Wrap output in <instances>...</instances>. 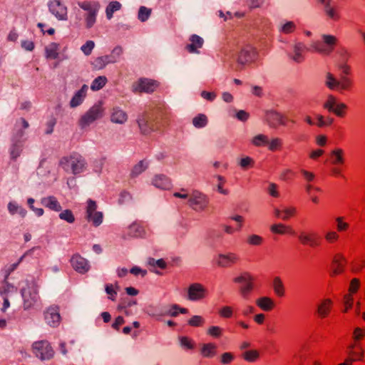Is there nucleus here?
Segmentation results:
<instances>
[{
  "label": "nucleus",
  "mask_w": 365,
  "mask_h": 365,
  "mask_svg": "<svg viewBox=\"0 0 365 365\" xmlns=\"http://www.w3.org/2000/svg\"><path fill=\"white\" fill-rule=\"evenodd\" d=\"M59 166L68 173L78 175L86 170L87 163L81 155L73 153L70 155L61 158L59 160Z\"/></svg>",
  "instance_id": "nucleus-1"
},
{
  "label": "nucleus",
  "mask_w": 365,
  "mask_h": 365,
  "mask_svg": "<svg viewBox=\"0 0 365 365\" xmlns=\"http://www.w3.org/2000/svg\"><path fill=\"white\" fill-rule=\"evenodd\" d=\"M21 294L24 301V309H29L34 307L39 299L36 282L34 279H26L21 289Z\"/></svg>",
  "instance_id": "nucleus-2"
},
{
  "label": "nucleus",
  "mask_w": 365,
  "mask_h": 365,
  "mask_svg": "<svg viewBox=\"0 0 365 365\" xmlns=\"http://www.w3.org/2000/svg\"><path fill=\"white\" fill-rule=\"evenodd\" d=\"M34 354L41 360H49L53 357L54 351L47 341H36L32 345Z\"/></svg>",
  "instance_id": "nucleus-3"
},
{
  "label": "nucleus",
  "mask_w": 365,
  "mask_h": 365,
  "mask_svg": "<svg viewBox=\"0 0 365 365\" xmlns=\"http://www.w3.org/2000/svg\"><path fill=\"white\" fill-rule=\"evenodd\" d=\"M257 55V51L251 45H246L240 51L237 58V66L236 70L240 71L245 66L252 61Z\"/></svg>",
  "instance_id": "nucleus-4"
},
{
  "label": "nucleus",
  "mask_w": 365,
  "mask_h": 365,
  "mask_svg": "<svg viewBox=\"0 0 365 365\" xmlns=\"http://www.w3.org/2000/svg\"><path fill=\"white\" fill-rule=\"evenodd\" d=\"M103 108L100 103L93 106L80 119L79 124L81 128L88 126L96 120L103 115Z\"/></svg>",
  "instance_id": "nucleus-5"
},
{
  "label": "nucleus",
  "mask_w": 365,
  "mask_h": 365,
  "mask_svg": "<svg viewBox=\"0 0 365 365\" xmlns=\"http://www.w3.org/2000/svg\"><path fill=\"white\" fill-rule=\"evenodd\" d=\"M208 202L207 196L197 190L193 191L188 199L189 205L195 210H204Z\"/></svg>",
  "instance_id": "nucleus-6"
},
{
  "label": "nucleus",
  "mask_w": 365,
  "mask_h": 365,
  "mask_svg": "<svg viewBox=\"0 0 365 365\" xmlns=\"http://www.w3.org/2000/svg\"><path fill=\"white\" fill-rule=\"evenodd\" d=\"M322 37L324 43H326L329 48H324L321 46L319 41H313L310 46L314 51L320 53L329 54L331 51L333 46L336 43V38L335 36L328 34H323Z\"/></svg>",
  "instance_id": "nucleus-7"
},
{
  "label": "nucleus",
  "mask_w": 365,
  "mask_h": 365,
  "mask_svg": "<svg viewBox=\"0 0 365 365\" xmlns=\"http://www.w3.org/2000/svg\"><path fill=\"white\" fill-rule=\"evenodd\" d=\"M177 309H180L178 304H161L155 307L149 314L153 317L170 316L175 317L178 315Z\"/></svg>",
  "instance_id": "nucleus-8"
},
{
  "label": "nucleus",
  "mask_w": 365,
  "mask_h": 365,
  "mask_svg": "<svg viewBox=\"0 0 365 365\" xmlns=\"http://www.w3.org/2000/svg\"><path fill=\"white\" fill-rule=\"evenodd\" d=\"M49 11L59 21L67 20V8L58 0L49 1Z\"/></svg>",
  "instance_id": "nucleus-9"
},
{
  "label": "nucleus",
  "mask_w": 365,
  "mask_h": 365,
  "mask_svg": "<svg viewBox=\"0 0 365 365\" xmlns=\"http://www.w3.org/2000/svg\"><path fill=\"white\" fill-rule=\"evenodd\" d=\"M157 87L156 82L147 78H141L132 86V91L134 93H152Z\"/></svg>",
  "instance_id": "nucleus-10"
},
{
  "label": "nucleus",
  "mask_w": 365,
  "mask_h": 365,
  "mask_svg": "<svg viewBox=\"0 0 365 365\" xmlns=\"http://www.w3.org/2000/svg\"><path fill=\"white\" fill-rule=\"evenodd\" d=\"M238 260V255L233 252L220 253L215 258V262L217 266L223 268L231 267L237 263Z\"/></svg>",
  "instance_id": "nucleus-11"
},
{
  "label": "nucleus",
  "mask_w": 365,
  "mask_h": 365,
  "mask_svg": "<svg viewBox=\"0 0 365 365\" xmlns=\"http://www.w3.org/2000/svg\"><path fill=\"white\" fill-rule=\"evenodd\" d=\"M46 323L52 327H57L60 324L61 316L57 307L51 306L44 312Z\"/></svg>",
  "instance_id": "nucleus-12"
},
{
  "label": "nucleus",
  "mask_w": 365,
  "mask_h": 365,
  "mask_svg": "<svg viewBox=\"0 0 365 365\" xmlns=\"http://www.w3.org/2000/svg\"><path fill=\"white\" fill-rule=\"evenodd\" d=\"M206 289L198 283L190 285L187 289V299L190 301H199L205 297Z\"/></svg>",
  "instance_id": "nucleus-13"
},
{
  "label": "nucleus",
  "mask_w": 365,
  "mask_h": 365,
  "mask_svg": "<svg viewBox=\"0 0 365 365\" xmlns=\"http://www.w3.org/2000/svg\"><path fill=\"white\" fill-rule=\"evenodd\" d=\"M252 279L251 276L248 273H245L234 279L235 282L242 284L240 291L244 297H246L252 289Z\"/></svg>",
  "instance_id": "nucleus-14"
},
{
  "label": "nucleus",
  "mask_w": 365,
  "mask_h": 365,
  "mask_svg": "<svg viewBox=\"0 0 365 365\" xmlns=\"http://www.w3.org/2000/svg\"><path fill=\"white\" fill-rule=\"evenodd\" d=\"M71 263L73 268L80 274H85L90 269L88 260L79 255H74L71 259Z\"/></svg>",
  "instance_id": "nucleus-15"
},
{
  "label": "nucleus",
  "mask_w": 365,
  "mask_h": 365,
  "mask_svg": "<svg viewBox=\"0 0 365 365\" xmlns=\"http://www.w3.org/2000/svg\"><path fill=\"white\" fill-rule=\"evenodd\" d=\"M29 124L26 119L21 118L18 119L14 125V132L12 137V141L23 142L21 139L25 135L24 130L28 128Z\"/></svg>",
  "instance_id": "nucleus-16"
},
{
  "label": "nucleus",
  "mask_w": 365,
  "mask_h": 365,
  "mask_svg": "<svg viewBox=\"0 0 365 365\" xmlns=\"http://www.w3.org/2000/svg\"><path fill=\"white\" fill-rule=\"evenodd\" d=\"M292 53L289 54V57L295 63H302L304 57L303 56V53L304 51L308 50L304 43L302 42H296L292 46Z\"/></svg>",
  "instance_id": "nucleus-17"
},
{
  "label": "nucleus",
  "mask_w": 365,
  "mask_h": 365,
  "mask_svg": "<svg viewBox=\"0 0 365 365\" xmlns=\"http://www.w3.org/2000/svg\"><path fill=\"white\" fill-rule=\"evenodd\" d=\"M298 238L303 245H308L311 247L319 245V237L315 232H302L299 235Z\"/></svg>",
  "instance_id": "nucleus-18"
},
{
  "label": "nucleus",
  "mask_w": 365,
  "mask_h": 365,
  "mask_svg": "<svg viewBox=\"0 0 365 365\" xmlns=\"http://www.w3.org/2000/svg\"><path fill=\"white\" fill-rule=\"evenodd\" d=\"M265 118L267 122L272 128H276L279 124L285 125L283 115L275 110H267Z\"/></svg>",
  "instance_id": "nucleus-19"
},
{
  "label": "nucleus",
  "mask_w": 365,
  "mask_h": 365,
  "mask_svg": "<svg viewBox=\"0 0 365 365\" xmlns=\"http://www.w3.org/2000/svg\"><path fill=\"white\" fill-rule=\"evenodd\" d=\"M323 5V10L325 14L333 20H337L339 18V13L336 6L331 4V0H317Z\"/></svg>",
  "instance_id": "nucleus-20"
},
{
  "label": "nucleus",
  "mask_w": 365,
  "mask_h": 365,
  "mask_svg": "<svg viewBox=\"0 0 365 365\" xmlns=\"http://www.w3.org/2000/svg\"><path fill=\"white\" fill-rule=\"evenodd\" d=\"M88 89V86L84 84L81 88V89H79L78 91L75 93L69 103L71 108H76L80 106L83 102L86 96Z\"/></svg>",
  "instance_id": "nucleus-21"
},
{
  "label": "nucleus",
  "mask_w": 365,
  "mask_h": 365,
  "mask_svg": "<svg viewBox=\"0 0 365 365\" xmlns=\"http://www.w3.org/2000/svg\"><path fill=\"white\" fill-rule=\"evenodd\" d=\"M152 184L162 190H167L171 187L170 179L163 174L156 175L152 180Z\"/></svg>",
  "instance_id": "nucleus-22"
},
{
  "label": "nucleus",
  "mask_w": 365,
  "mask_h": 365,
  "mask_svg": "<svg viewBox=\"0 0 365 365\" xmlns=\"http://www.w3.org/2000/svg\"><path fill=\"white\" fill-rule=\"evenodd\" d=\"M137 123L140 130V132L143 135H148L154 130L153 125L150 123H149L148 118L145 114H142L138 116L137 119Z\"/></svg>",
  "instance_id": "nucleus-23"
},
{
  "label": "nucleus",
  "mask_w": 365,
  "mask_h": 365,
  "mask_svg": "<svg viewBox=\"0 0 365 365\" xmlns=\"http://www.w3.org/2000/svg\"><path fill=\"white\" fill-rule=\"evenodd\" d=\"M114 63L109 55H105L96 58L91 65L93 70L99 71L103 69L107 65Z\"/></svg>",
  "instance_id": "nucleus-24"
},
{
  "label": "nucleus",
  "mask_w": 365,
  "mask_h": 365,
  "mask_svg": "<svg viewBox=\"0 0 365 365\" xmlns=\"http://www.w3.org/2000/svg\"><path fill=\"white\" fill-rule=\"evenodd\" d=\"M190 43L186 46L187 50L190 53H197V49L202 46L204 40L200 36L192 34L190 37Z\"/></svg>",
  "instance_id": "nucleus-25"
},
{
  "label": "nucleus",
  "mask_w": 365,
  "mask_h": 365,
  "mask_svg": "<svg viewBox=\"0 0 365 365\" xmlns=\"http://www.w3.org/2000/svg\"><path fill=\"white\" fill-rule=\"evenodd\" d=\"M41 203L44 207H48L50 210H54L56 212L61 210V206L54 196H48L41 198Z\"/></svg>",
  "instance_id": "nucleus-26"
},
{
  "label": "nucleus",
  "mask_w": 365,
  "mask_h": 365,
  "mask_svg": "<svg viewBox=\"0 0 365 365\" xmlns=\"http://www.w3.org/2000/svg\"><path fill=\"white\" fill-rule=\"evenodd\" d=\"M127 120V114L119 108H114L111 114V121L115 123L123 124Z\"/></svg>",
  "instance_id": "nucleus-27"
},
{
  "label": "nucleus",
  "mask_w": 365,
  "mask_h": 365,
  "mask_svg": "<svg viewBox=\"0 0 365 365\" xmlns=\"http://www.w3.org/2000/svg\"><path fill=\"white\" fill-rule=\"evenodd\" d=\"M98 11L99 9H93L91 12H86L83 15L86 29H89L94 26L96 22Z\"/></svg>",
  "instance_id": "nucleus-28"
},
{
  "label": "nucleus",
  "mask_w": 365,
  "mask_h": 365,
  "mask_svg": "<svg viewBox=\"0 0 365 365\" xmlns=\"http://www.w3.org/2000/svg\"><path fill=\"white\" fill-rule=\"evenodd\" d=\"M58 44L51 43L45 48V56L48 59H56L58 57Z\"/></svg>",
  "instance_id": "nucleus-29"
},
{
  "label": "nucleus",
  "mask_w": 365,
  "mask_h": 365,
  "mask_svg": "<svg viewBox=\"0 0 365 365\" xmlns=\"http://www.w3.org/2000/svg\"><path fill=\"white\" fill-rule=\"evenodd\" d=\"M148 167V163L145 160H140L135 165L130 172V178H134L144 172Z\"/></svg>",
  "instance_id": "nucleus-30"
},
{
  "label": "nucleus",
  "mask_w": 365,
  "mask_h": 365,
  "mask_svg": "<svg viewBox=\"0 0 365 365\" xmlns=\"http://www.w3.org/2000/svg\"><path fill=\"white\" fill-rule=\"evenodd\" d=\"M16 292L17 288L8 282L5 278L3 284L0 287V295L2 297H8L10 294L16 293Z\"/></svg>",
  "instance_id": "nucleus-31"
},
{
  "label": "nucleus",
  "mask_w": 365,
  "mask_h": 365,
  "mask_svg": "<svg viewBox=\"0 0 365 365\" xmlns=\"http://www.w3.org/2000/svg\"><path fill=\"white\" fill-rule=\"evenodd\" d=\"M128 234L134 237H143L145 235V230L141 225L133 223L128 227Z\"/></svg>",
  "instance_id": "nucleus-32"
},
{
  "label": "nucleus",
  "mask_w": 365,
  "mask_h": 365,
  "mask_svg": "<svg viewBox=\"0 0 365 365\" xmlns=\"http://www.w3.org/2000/svg\"><path fill=\"white\" fill-rule=\"evenodd\" d=\"M23 150V142L12 141L11 146L10 148V155L12 160H16L20 156Z\"/></svg>",
  "instance_id": "nucleus-33"
},
{
  "label": "nucleus",
  "mask_w": 365,
  "mask_h": 365,
  "mask_svg": "<svg viewBox=\"0 0 365 365\" xmlns=\"http://www.w3.org/2000/svg\"><path fill=\"white\" fill-rule=\"evenodd\" d=\"M258 307L264 311H269L274 307V302L269 297H263L258 299L256 302Z\"/></svg>",
  "instance_id": "nucleus-34"
},
{
  "label": "nucleus",
  "mask_w": 365,
  "mask_h": 365,
  "mask_svg": "<svg viewBox=\"0 0 365 365\" xmlns=\"http://www.w3.org/2000/svg\"><path fill=\"white\" fill-rule=\"evenodd\" d=\"M344 257L341 255L334 257L332 262V272L334 274H338L343 271L342 260Z\"/></svg>",
  "instance_id": "nucleus-35"
},
{
  "label": "nucleus",
  "mask_w": 365,
  "mask_h": 365,
  "mask_svg": "<svg viewBox=\"0 0 365 365\" xmlns=\"http://www.w3.org/2000/svg\"><path fill=\"white\" fill-rule=\"evenodd\" d=\"M270 230L272 232L279 235H284L285 233H293V230L290 227L286 226L282 223L274 224L270 227Z\"/></svg>",
  "instance_id": "nucleus-36"
},
{
  "label": "nucleus",
  "mask_w": 365,
  "mask_h": 365,
  "mask_svg": "<svg viewBox=\"0 0 365 365\" xmlns=\"http://www.w3.org/2000/svg\"><path fill=\"white\" fill-rule=\"evenodd\" d=\"M178 342L180 346L185 351L192 350L195 348L194 341L187 336H179Z\"/></svg>",
  "instance_id": "nucleus-37"
},
{
  "label": "nucleus",
  "mask_w": 365,
  "mask_h": 365,
  "mask_svg": "<svg viewBox=\"0 0 365 365\" xmlns=\"http://www.w3.org/2000/svg\"><path fill=\"white\" fill-rule=\"evenodd\" d=\"M325 85L331 90L338 89L339 85V80H337L333 74L327 73L326 74Z\"/></svg>",
  "instance_id": "nucleus-38"
},
{
  "label": "nucleus",
  "mask_w": 365,
  "mask_h": 365,
  "mask_svg": "<svg viewBox=\"0 0 365 365\" xmlns=\"http://www.w3.org/2000/svg\"><path fill=\"white\" fill-rule=\"evenodd\" d=\"M107 81L108 80L106 76H98L93 81L91 85V89L94 91H99L106 84Z\"/></svg>",
  "instance_id": "nucleus-39"
},
{
  "label": "nucleus",
  "mask_w": 365,
  "mask_h": 365,
  "mask_svg": "<svg viewBox=\"0 0 365 365\" xmlns=\"http://www.w3.org/2000/svg\"><path fill=\"white\" fill-rule=\"evenodd\" d=\"M121 4L118 1H111L107 6L106 9V17L108 19H110L113 17V13L120 10Z\"/></svg>",
  "instance_id": "nucleus-40"
},
{
  "label": "nucleus",
  "mask_w": 365,
  "mask_h": 365,
  "mask_svg": "<svg viewBox=\"0 0 365 365\" xmlns=\"http://www.w3.org/2000/svg\"><path fill=\"white\" fill-rule=\"evenodd\" d=\"M208 120L205 114H198L192 119V124L197 128H202L207 125Z\"/></svg>",
  "instance_id": "nucleus-41"
},
{
  "label": "nucleus",
  "mask_w": 365,
  "mask_h": 365,
  "mask_svg": "<svg viewBox=\"0 0 365 365\" xmlns=\"http://www.w3.org/2000/svg\"><path fill=\"white\" fill-rule=\"evenodd\" d=\"M273 289L277 295L282 297L284 294V288L281 279L275 277L273 280Z\"/></svg>",
  "instance_id": "nucleus-42"
},
{
  "label": "nucleus",
  "mask_w": 365,
  "mask_h": 365,
  "mask_svg": "<svg viewBox=\"0 0 365 365\" xmlns=\"http://www.w3.org/2000/svg\"><path fill=\"white\" fill-rule=\"evenodd\" d=\"M216 346L213 344H205L203 345L201 353L205 357H212L215 354Z\"/></svg>",
  "instance_id": "nucleus-43"
},
{
  "label": "nucleus",
  "mask_w": 365,
  "mask_h": 365,
  "mask_svg": "<svg viewBox=\"0 0 365 365\" xmlns=\"http://www.w3.org/2000/svg\"><path fill=\"white\" fill-rule=\"evenodd\" d=\"M237 163L241 168L247 170L254 166L255 160L249 156H244L238 160Z\"/></svg>",
  "instance_id": "nucleus-44"
},
{
  "label": "nucleus",
  "mask_w": 365,
  "mask_h": 365,
  "mask_svg": "<svg viewBox=\"0 0 365 365\" xmlns=\"http://www.w3.org/2000/svg\"><path fill=\"white\" fill-rule=\"evenodd\" d=\"M78 5L84 11L86 12H91L93 9H99L100 5L97 2H88V1H83V2H78Z\"/></svg>",
  "instance_id": "nucleus-45"
},
{
  "label": "nucleus",
  "mask_w": 365,
  "mask_h": 365,
  "mask_svg": "<svg viewBox=\"0 0 365 365\" xmlns=\"http://www.w3.org/2000/svg\"><path fill=\"white\" fill-rule=\"evenodd\" d=\"M150 14H151V9L142 6L139 9L138 17L140 21L145 22V21H147L148 19Z\"/></svg>",
  "instance_id": "nucleus-46"
},
{
  "label": "nucleus",
  "mask_w": 365,
  "mask_h": 365,
  "mask_svg": "<svg viewBox=\"0 0 365 365\" xmlns=\"http://www.w3.org/2000/svg\"><path fill=\"white\" fill-rule=\"evenodd\" d=\"M331 304V301L330 299H325L324 301H323L322 304H320L318 307V313L321 317H325L328 314L329 311V307L327 306V304Z\"/></svg>",
  "instance_id": "nucleus-47"
},
{
  "label": "nucleus",
  "mask_w": 365,
  "mask_h": 365,
  "mask_svg": "<svg viewBox=\"0 0 365 365\" xmlns=\"http://www.w3.org/2000/svg\"><path fill=\"white\" fill-rule=\"evenodd\" d=\"M252 143L255 146L264 145L268 143V138L267 135L263 134H259L252 138Z\"/></svg>",
  "instance_id": "nucleus-48"
},
{
  "label": "nucleus",
  "mask_w": 365,
  "mask_h": 365,
  "mask_svg": "<svg viewBox=\"0 0 365 365\" xmlns=\"http://www.w3.org/2000/svg\"><path fill=\"white\" fill-rule=\"evenodd\" d=\"M86 218L88 221L92 222L94 226L98 227L103 222V215L101 212H96L90 217Z\"/></svg>",
  "instance_id": "nucleus-49"
},
{
  "label": "nucleus",
  "mask_w": 365,
  "mask_h": 365,
  "mask_svg": "<svg viewBox=\"0 0 365 365\" xmlns=\"http://www.w3.org/2000/svg\"><path fill=\"white\" fill-rule=\"evenodd\" d=\"M59 217L68 223H73L75 221V217L71 210H65L61 212L59 214Z\"/></svg>",
  "instance_id": "nucleus-50"
},
{
  "label": "nucleus",
  "mask_w": 365,
  "mask_h": 365,
  "mask_svg": "<svg viewBox=\"0 0 365 365\" xmlns=\"http://www.w3.org/2000/svg\"><path fill=\"white\" fill-rule=\"evenodd\" d=\"M331 155L332 157V163L334 164L342 163L344 162L342 157L343 150L341 149L334 150Z\"/></svg>",
  "instance_id": "nucleus-51"
},
{
  "label": "nucleus",
  "mask_w": 365,
  "mask_h": 365,
  "mask_svg": "<svg viewBox=\"0 0 365 365\" xmlns=\"http://www.w3.org/2000/svg\"><path fill=\"white\" fill-rule=\"evenodd\" d=\"M242 356L247 361L253 362L259 357V352L257 350H249L244 352Z\"/></svg>",
  "instance_id": "nucleus-52"
},
{
  "label": "nucleus",
  "mask_w": 365,
  "mask_h": 365,
  "mask_svg": "<svg viewBox=\"0 0 365 365\" xmlns=\"http://www.w3.org/2000/svg\"><path fill=\"white\" fill-rule=\"evenodd\" d=\"M148 264L153 267H158L161 269H165L167 267V264L163 259H155L150 257L148 260Z\"/></svg>",
  "instance_id": "nucleus-53"
},
{
  "label": "nucleus",
  "mask_w": 365,
  "mask_h": 365,
  "mask_svg": "<svg viewBox=\"0 0 365 365\" xmlns=\"http://www.w3.org/2000/svg\"><path fill=\"white\" fill-rule=\"evenodd\" d=\"M96 209H97L96 202L91 199L88 200L87 208H86V217H90L91 216V215H93V213L97 212Z\"/></svg>",
  "instance_id": "nucleus-54"
},
{
  "label": "nucleus",
  "mask_w": 365,
  "mask_h": 365,
  "mask_svg": "<svg viewBox=\"0 0 365 365\" xmlns=\"http://www.w3.org/2000/svg\"><path fill=\"white\" fill-rule=\"evenodd\" d=\"M295 29L296 25L293 21H287L280 27L279 31L284 34H290L293 32Z\"/></svg>",
  "instance_id": "nucleus-55"
},
{
  "label": "nucleus",
  "mask_w": 365,
  "mask_h": 365,
  "mask_svg": "<svg viewBox=\"0 0 365 365\" xmlns=\"http://www.w3.org/2000/svg\"><path fill=\"white\" fill-rule=\"evenodd\" d=\"M95 46V43L94 41H87L86 42V43H84L81 47V50L83 51V53L86 55V56H89L93 48Z\"/></svg>",
  "instance_id": "nucleus-56"
},
{
  "label": "nucleus",
  "mask_w": 365,
  "mask_h": 365,
  "mask_svg": "<svg viewBox=\"0 0 365 365\" xmlns=\"http://www.w3.org/2000/svg\"><path fill=\"white\" fill-rule=\"evenodd\" d=\"M123 53V48L120 46L115 47L109 54L110 57L113 60L114 63L118 62Z\"/></svg>",
  "instance_id": "nucleus-57"
},
{
  "label": "nucleus",
  "mask_w": 365,
  "mask_h": 365,
  "mask_svg": "<svg viewBox=\"0 0 365 365\" xmlns=\"http://www.w3.org/2000/svg\"><path fill=\"white\" fill-rule=\"evenodd\" d=\"M351 83V81L349 78L342 76L341 77V80L339 81L338 90H347L350 88Z\"/></svg>",
  "instance_id": "nucleus-58"
},
{
  "label": "nucleus",
  "mask_w": 365,
  "mask_h": 365,
  "mask_svg": "<svg viewBox=\"0 0 365 365\" xmlns=\"http://www.w3.org/2000/svg\"><path fill=\"white\" fill-rule=\"evenodd\" d=\"M187 323L192 327H200L204 323V319L201 316L195 315L188 320Z\"/></svg>",
  "instance_id": "nucleus-59"
},
{
  "label": "nucleus",
  "mask_w": 365,
  "mask_h": 365,
  "mask_svg": "<svg viewBox=\"0 0 365 365\" xmlns=\"http://www.w3.org/2000/svg\"><path fill=\"white\" fill-rule=\"evenodd\" d=\"M336 98L332 95L328 96V100L324 103V108L329 111L334 110V108L336 106Z\"/></svg>",
  "instance_id": "nucleus-60"
},
{
  "label": "nucleus",
  "mask_w": 365,
  "mask_h": 365,
  "mask_svg": "<svg viewBox=\"0 0 365 365\" xmlns=\"http://www.w3.org/2000/svg\"><path fill=\"white\" fill-rule=\"evenodd\" d=\"M262 241V237L257 235H251L247 238V242L251 245H259Z\"/></svg>",
  "instance_id": "nucleus-61"
},
{
  "label": "nucleus",
  "mask_w": 365,
  "mask_h": 365,
  "mask_svg": "<svg viewBox=\"0 0 365 365\" xmlns=\"http://www.w3.org/2000/svg\"><path fill=\"white\" fill-rule=\"evenodd\" d=\"M106 292L109 295L108 299L114 301L115 299V296L117 295L116 291L113 289V285L112 284H108L105 287Z\"/></svg>",
  "instance_id": "nucleus-62"
},
{
  "label": "nucleus",
  "mask_w": 365,
  "mask_h": 365,
  "mask_svg": "<svg viewBox=\"0 0 365 365\" xmlns=\"http://www.w3.org/2000/svg\"><path fill=\"white\" fill-rule=\"evenodd\" d=\"M270 150L274 151L278 149L282 145V140L279 138H274L270 142L268 140L267 144Z\"/></svg>",
  "instance_id": "nucleus-63"
},
{
  "label": "nucleus",
  "mask_w": 365,
  "mask_h": 365,
  "mask_svg": "<svg viewBox=\"0 0 365 365\" xmlns=\"http://www.w3.org/2000/svg\"><path fill=\"white\" fill-rule=\"evenodd\" d=\"M20 207L21 205H19L18 203L14 201H11L7 205V209L11 215L16 214Z\"/></svg>",
  "instance_id": "nucleus-64"
}]
</instances>
